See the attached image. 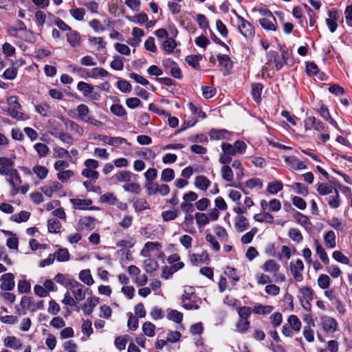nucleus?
I'll use <instances>...</instances> for the list:
<instances>
[{
	"label": "nucleus",
	"mask_w": 352,
	"mask_h": 352,
	"mask_svg": "<svg viewBox=\"0 0 352 352\" xmlns=\"http://www.w3.org/2000/svg\"><path fill=\"white\" fill-rule=\"evenodd\" d=\"M238 29L239 32L246 38H251L254 36L255 31L251 23L245 20L241 16L236 14Z\"/></svg>",
	"instance_id": "1"
},
{
	"label": "nucleus",
	"mask_w": 352,
	"mask_h": 352,
	"mask_svg": "<svg viewBox=\"0 0 352 352\" xmlns=\"http://www.w3.org/2000/svg\"><path fill=\"white\" fill-rule=\"evenodd\" d=\"M12 170H16L14 168L13 160L6 157H0V174L7 176L11 174Z\"/></svg>",
	"instance_id": "2"
},
{
	"label": "nucleus",
	"mask_w": 352,
	"mask_h": 352,
	"mask_svg": "<svg viewBox=\"0 0 352 352\" xmlns=\"http://www.w3.org/2000/svg\"><path fill=\"white\" fill-rule=\"evenodd\" d=\"M7 176V181L12 187L11 193L12 195H15L19 192V186L22 183L19 173L17 170H12V173Z\"/></svg>",
	"instance_id": "3"
},
{
	"label": "nucleus",
	"mask_w": 352,
	"mask_h": 352,
	"mask_svg": "<svg viewBox=\"0 0 352 352\" xmlns=\"http://www.w3.org/2000/svg\"><path fill=\"white\" fill-rule=\"evenodd\" d=\"M290 270L296 281L301 282L303 280L302 272L304 270V264L300 259H298L295 263L291 262Z\"/></svg>",
	"instance_id": "4"
},
{
	"label": "nucleus",
	"mask_w": 352,
	"mask_h": 352,
	"mask_svg": "<svg viewBox=\"0 0 352 352\" xmlns=\"http://www.w3.org/2000/svg\"><path fill=\"white\" fill-rule=\"evenodd\" d=\"M0 280L1 281L0 287L3 291H11L14 289V276L12 273H6L1 276Z\"/></svg>",
	"instance_id": "5"
},
{
	"label": "nucleus",
	"mask_w": 352,
	"mask_h": 352,
	"mask_svg": "<svg viewBox=\"0 0 352 352\" xmlns=\"http://www.w3.org/2000/svg\"><path fill=\"white\" fill-rule=\"evenodd\" d=\"M322 329L327 333H333L337 330L338 322L329 316H323L321 318Z\"/></svg>",
	"instance_id": "6"
},
{
	"label": "nucleus",
	"mask_w": 352,
	"mask_h": 352,
	"mask_svg": "<svg viewBox=\"0 0 352 352\" xmlns=\"http://www.w3.org/2000/svg\"><path fill=\"white\" fill-rule=\"evenodd\" d=\"M69 287L76 300L81 301L85 299V294L82 292V288L84 286L81 283L76 280H74Z\"/></svg>",
	"instance_id": "7"
},
{
	"label": "nucleus",
	"mask_w": 352,
	"mask_h": 352,
	"mask_svg": "<svg viewBox=\"0 0 352 352\" xmlns=\"http://www.w3.org/2000/svg\"><path fill=\"white\" fill-rule=\"evenodd\" d=\"M133 175V173L127 170H122L116 173L113 177L112 179L116 183H129L131 182V177Z\"/></svg>",
	"instance_id": "8"
},
{
	"label": "nucleus",
	"mask_w": 352,
	"mask_h": 352,
	"mask_svg": "<svg viewBox=\"0 0 352 352\" xmlns=\"http://www.w3.org/2000/svg\"><path fill=\"white\" fill-rule=\"evenodd\" d=\"M268 62L274 63L276 70H280L283 67L281 57L276 51H270L267 53Z\"/></svg>",
	"instance_id": "9"
},
{
	"label": "nucleus",
	"mask_w": 352,
	"mask_h": 352,
	"mask_svg": "<svg viewBox=\"0 0 352 352\" xmlns=\"http://www.w3.org/2000/svg\"><path fill=\"white\" fill-rule=\"evenodd\" d=\"M4 346L15 350L22 349V343L19 339L15 336H8L3 340Z\"/></svg>",
	"instance_id": "10"
},
{
	"label": "nucleus",
	"mask_w": 352,
	"mask_h": 352,
	"mask_svg": "<svg viewBox=\"0 0 352 352\" xmlns=\"http://www.w3.org/2000/svg\"><path fill=\"white\" fill-rule=\"evenodd\" d=\"M62 188L61 184L56 181L50 182L47 185L42 187L43 192L47 197H52L54 192L60 190Z\"/></svg>",
	"instance_id": "11"
},
{
	"label": "nucleus",
	"mask_w": 352,
	"mask_h": 352,
	"mask_svg": "<svg viewBox=\"0 0 352 352\" xmlns=\"http://www.w3.org/2000/svg\"><path fill=\"white\" fill-rule=\"evenodd\" d=\"M258 21L263 29L270 31L276 30V19L275 17L261 18Z\"/></svg>",
	"instance_id": "12"
},
{
	"label": "nucleus",
	"mask_w": 352,
	"mask_h": 352,
	"mask_svg": "<svg viewBox=\"0 0 352 352\" xmlns=\"http://www.w3.org/2000/svg\"><path fill=\"white\" fill-rule=\"evenodd\" d=\"M99 299L96 297H89L87 299V302L84 304L82 309L85 314L90 315L93 312L94 308L98 304Z\"/></svg>",
	"instance_id": "13"
},
{
	"label": "nucleus",
	"mask_w": 352,
	"mask_h": 352,
	"mask_svg": "<svg viewBox=\"0 0 352 352\" xmlns=\"http://www.w3.org/2000/svg\"><path fill=\"white\" fill-rule=\"evenodd\" d=\"M234 227L239 232H242L249 228V222L247 218L243 215H239L235 218Z\"/></svg>",
	"instance_id": "14"
},
{
	"label": "nucleus",
	"mask_w": 352,
	"mask_h": 352,
	"mask_svg": "<svg viewBox=\"0 0 352 352\" xmlns=\"http://www.w3.org/2000/svg\"><path fill=\"white\" fill-rule=\"evenodd\" d=\"M210 184V179L204 175H199L195 178V186L201 190L206 191Z\"/></svg>",
	"instance_id": "15"
},
{
	"label": "nucleus",
	"mask_w": 352,
	"mask_h": 352,
	"mask_svg": "<svg viewBox=\"0 0 352 352\" xmlns=\"http://www.w3.org/2000/svg\"><path fill=\"white\" fill-rule=\"evenodd\" d=\"M67 41L72 47L80 45V34L72 29L67 33Z\"/></svg>",
	"instance_id": "16"
},
{
	"label": "nucleus",
	"mask_w": 352,
	"mask_h": 352,
	"mask_svg": "<svg viewBox=\"0 0 352 352\" xmlns=\"http://www.w3.org/2000/svg\"><path fill=\"white\" fill-rule=\"evenodd\" d=\"M285 162L296 170L305 169L307 167L302 162L299 161L295 156H288L285 158Z\"/></svg>",
	"instance_id": "17"
},
{
	"label": "nucleus",
	"mask_w": 352,
	"mask_h": 352,
	"mask_svg": "<svg viewBox=\"0 0 352 352\" xmlns=\"http://www.w3.org/2000/svg\"><path fill=\"white\" fill-rule=\"evenodd\" d=\"M336 190H337V189L331 185L324 183L317 184V191L320 195H329L335 192Z\"/></svg>",
	"instance_id": "18"
},
{
	"label": "nucleus",
	"mask_w": 352,
	"mask_h": 352,
	"mask_svg": "<svg viewBox=\"0 0 352 352\" xmlns=\"http://www.w3.org/2000/svg\"><path fill=\"white\" fill-rule=\"evenodd\" d=\"M217 60L219 65L223 67L226 72H228L232 69V62L229 56L226 54H219L217 55Z\"/></svg>",
	"instance_id": "19"
},
{
	"label": "nucleus",
	"mask_w": 352,
	"mask_h": 352,
	"mask_svg": "<svg viewBox=\"0 0 352 352\" xmlns=\"http://www.w3.org/2000/svg\"><path fill=\"white\" fill-rule=\"evenodd\" d=\"M314 244L316 248V252L319 256L320 260L324 264H328L329 262V258L322 246L319 243L318 240H314Z\"/></svg>",
	"instance_id": "20"
},
{
	"label": "nucleus",
	"mask_w": 352,
	"mask_h": 352,
	"mask_svg": "<svg viewBox=\"0 0 352 352\" xmlns=\"http://www.w3.org/2000/svg\"><path fill=\"white\" fill-rule=\"evenodd\" d=\"M324 244L328 248H334L336 245V236L332 230L328 231L324 236Z\"/></svg>",
	"instance_id": "21"
},
{
	"label": "nucleus",
	"mask_w": 352,
	"mask_h": 352,
	"mask_svg": "<svg viewBox=\"0 0 352 352\" xmlns=\"http://www.w3.org/2000/svg\"><path fill=\"white\" fill-rule=\"evenodd\" d=\"M326 198L328 204L331 208H338L340 205V195L338 190H336Z\"/></svg>",
	"instance_id": "22"
},
{
	"label": "nucleus",
	"mask_w": 352,
	"mask_h": 352,
	"mask_svg": "<svg viewBox=\"0 0 352 352\" xmlns=\"http://www.w3.org/2000/svg\"><path fill=\"white\" fill-rule=\"evenodd\" d=\"M209 260L208 254L206 252L202 254H192L190 255V261L195 265L207 262Z\"/></svg>",
	"instance_id": "23"
},
{
	"label": "nucleus",
	"mask_w": 352,
	"mask_h": 352,
	"mask_svg": "<svg viewBox=\"0 0 352 352\" xmlns=\"http://www.w3.org/2000/svg\"><path fill=\"white\" fill-rule=\"evenodd\" d=\"M229 132L226 129H212L209 133L212 140H221L228 138Z\"/></svg>",
	"instance_id": "24"
},
{
	"label": "nucleus",
	"mask_w": 352,
	"mask_h": 352,
	"mask_svg": "<svg viewBox=\"0 0 352 352\" xmlns=\"http://www.w3.org/2000/svg\"><path fill=\"white\" fill-rule=\"evenodd\" d=\"M314 292L309 287H302L299 289V300H313Z\"/></svg>",
	"instance_id": "25"
},
{
	"label": "nucleus",
	"mask_w": 352,
	"mask_h": 352,
	"mask_svg": "<svg viewBox=\"0 0 352 352\" xmlns=\"http://www.w3.org/2000/svg\"><path fill=\"white\" fill-rule=\"evenodd\" d=\"M54 280L56 283L62 285H64L65 287H69L72 282H74V280L73 279H71L68 275L60 273L57 274L55 276Z\"/></svg>",
	"instance_id": "26"
},
{
	"label": "nucleus",
	"mask_w": 352,
	"mask_h": 352,
	"mask_svg": "<svg viewBox=\"0 0 352 352\" xmlns=\"http://www.w3.org/2000/svg\"><path fill=\"white\" fill-rule=\"evenodd\" d=\"M202 59L201 54L188 55L186 57V63L194 69H198L200 67L199 61Z\"/></svg>",
	"instance_id": "27"
},
{
	"label": "nucleus",
	"mask_w": 352,
	"mask_h": 352,
	"mask_svg": "<svg viewBox=\"0 0 352 352\" xmlns=\"http://www.w3.org/2000/svg\"><path fill=\"white\" fill-rule=\"evenodd\" d=\"M274 309V307L271 305H257L254 307L252 311L255 314L266 315L270 314Z\"/></svg>",
	"instance_id": "28"
},
{
	"label": "nucleus",
	"mask_w": 352,
	"mask_h": 352,
	"mask_svg": "<svg viewBox=\"0 0 352 352\" xmlns=\"http://www.w3.org/2000/svg\"><path fill=\"white\" fill-rule=\"evenodd\" d=\"M63 120L68 129H69L72 131H74L79 135H82L83 134L82 128L80 127L77 123L69 119H65Z\"/></svg>",
	"instance_id": "29"
},
{
	"label": "nucleus",
	"mask_w": 352,
	"mask_h": 352,
	"mask_svg": "<svg viewBox=\"0 0 352 352\" xmlns=\"http://www.w3.org/2000/svg\"><path fill=\"white\" fill-rule=\"evenodd\" d=\"M263 269L266 272L276 273L280 269V265L274 260H267L265 262Z\"/></svg>",
	"instance_id": "30"
},
{
	"label": "nucleus",
	"mask_w": 352,
	"mask_h": 352,
	"mask_svg": "<svg viewBox=\"0 0 352 352\" xmlns=\"http://www.w3.org/2000/svg\"><path fill=\"white\" fill-rule=\"evenodd\" d=\"M54 254H56L58 262L67 261L70 258V254L67 248H59Z\"/></svg>",
	"instance_id": "31"
},
{
	"label": "nucleus",
	"mask_w": 352,
	"mask_h": 352,
	"mask_svg": "<svg viewBox=\"0 0 352 352\" xmlns=\"http://www.w3.org/2000/svg\"><path fill=\"white\" fill-rule=\"evenodd\" d=\"M176 47L177 43L175 40L170 37L167 38L162 44L164 50L168 54L173 53Z\"/></svg>",
	"instance_id": "32"
},
{
	"label": "nucleus",
	"mask_w": 352,
	"mask_h": 352,
	"mask_svg": "<svg viewBox=\"0 0 352 352\" xmlns=\"http://www.w3.org/2000/svg\"><path fill=\"white\" fill-rule=\"evenodd\" d=\"M79 278L87 285H91L94 283L89 270L80 271L79 274Z\"/></svg>",
	"instance_id": "33"
},
{
	"label": "nucleus",
	"mask_w": 352,
	"mask_h": 352,
	"mask_svg": "<svg viewBox=\"0 0 352 352\" xmlns=\"http://www.w3.org/2000/svg\"><path fill=\"white\" fill-rule=\"evenodd\" d=\"M195 219L199 228H202L210 222L208 216L202 212L196 213L195 214Z\"/></svg>",
	"instance_id": "34"
},
{
	"label": "nucleus",
	"mask_w": 352,
	"mask_h": 352,
	"mask_svg": "<svg viewBox=\"0 0 352 352\" xmlns=\"http://www.w3.org/2000/svg\"><path fill=\"white\" fill-rule=\"evenodd\" d=\"M35 109L43 117L50 116L51 113L50 106L45 102L35 105Z\"/></svg>",
	"instance_id": "35"
},
{
	"label": "nucleus",
	"mask_w": 352,
	"mask_h": 352,
	"mask_svg": "<svg viewBox=\"0 0 352 352\" xmlns=\"http://www.w3.org/2000/svg\"><path fill=\"white\" fill-rule=\"evenodd\" d=\"M221 174L222 178L226 182H232L234 178V174L232 168L228 165H225L221 167Z\"/></svg>",
	"instance_id": "36"
},
{
	"label": "nucleus",
	"mask_w": 352,
	"mask_h": 352,
	"mask_svg": "<svg viewBox=\"0 0 352 352\" xmlns=\"http://www.w3.org/2000/svg\"><path fill=\"white\" fill-rule=\"evenodd\" d=\"M71 202L76 209L84 210L91 204V201L88 199H72Z\"/></svg>",
	"instance_id": "37"
},
{
	"label": "nucleus",
	"mask_w": 352,
	"mask_h": 352,
	"mask_svg": "<svg viewBox=\"0 0 352 352\" xmlns=\"http://www.w3.org/2000/svg\"><path fill=\"white\" fill-rule=\"evenodd\" d=\"M61 224L57 219L53 218L47 221L48 231L52 233H57L60 231Z\"/></svg>",
	"instance_id": "38"
},
{
	"label": "nucleus",
	"mask_w": 352,
	"mask_h": 352,
	"mask_svg": "<svg viewBox=\"0 0 352 352\" xmlns=\"http://www.w3.org/2000/svg\"><path fill=\"white\" fill-rule=\"evenodd\" d=\"M133 206L137 212H141L149 208L146 200L143 198L135 199L133 201Z\"/></svg>",
	"instance_id": "39"
},
{
	"label": "nucleus",
	"mask_w": 352,
	"mask_h": 352,
	"mask_svg": "<svg viewBox=\"0 0 352 352\" xmlns=\"http://www.w3.org/2000/svg\"><path fill=\"white\" fill-rule=\"evenodd\" d=\"M76 111L78 112V118L85 122L87 117H89L88 113L89 112V109L88 107L83 104H79L76 108Z\"/></svg>",
	"instance_id": "40"
},
{
	"label": "nucleus",
	"mask_w": 352,
	"mask_h": 352,
	"mask_svg": "<svg viewBox=\"0 0 352 352\" xmlns=\"http://www.w3.org/2000/svg\"><path fill=\"white\" fill-rule=\"evenodd\" d=\"M162 218L164 221L175 220L179 215L177 210H166L162 212Z\"/></svg>",
	"instance_id": "41"
},
{
	"label": "nucleus",
	"mask_w": 352,
	"mask_h": 352,
	"mask_svg": "<svg viewBox=\"0 0 352 352\" xmlns=\"http://www.w3.org/2000/svg\"><path fill=\"white\" fill-rule=\"evenodd\" d=\"M331 284V278L327 274H320L318 278V285L322 289H326L329 288Z\"/></svg>",
	"instance_id": "42"
},
{
	"label": "nucleus",
	"mask_w": 352,
	"mask_h": 352,
	"mask_svg": "<svg viewBox=\"0 0 352 352\" xmlns=\"http://www.w3.org/2000/svg\"><path fill=\"white\" fill-rule=\"evenodd\" d=\"M175 177V171L173 169L166 168L162 172L161 179L165 182H171Z\"/></svg>",
	"instance_id": "43"
},
{
	"label": "nucleus",
	"mask_w": 352,
	"mask_h": 352,
	"mask_svg": "<svg viewBox=\"0 0 352 352\" xmlns=\"http://www.w3.org/2000/svg\"><path fill=\"white\" fill-rule=\"evenodd\" d=\"M123 188L125 191L131 192L135 195L140 194L141 191V187L139 184L131 182L124 185Z\"/></svg>",
	"instance_id": "44"
},
{
	"label": "nucleus",
	"mask_w": 352,
	"mask_h": 352,
	"mask_svg": "<svg viewBox=\"0 0 352 352\" xmlns=\"http://www.w3.org/2000/svg\"><path fill=\"white\" fill-rule=\"evenodd\" d=\"M100 200L103 203L108 204L109 205H116L118 199L115 195L112 192H106L100 197Z\"/></svg>",
	"instance_id": "45"
},
{
	"label": "nucleus",
	"mask_w": 352,
	"mask_h": 352,
	"mask_svg": "<svg viewBox=\"0 0 352 352\" xmlns=\"http://www.w3.org/2000/svg\"><path fill=\"white\" fill-rule=\"evenodd\" d=\"M179 24L184 29H186L189 33L194 34L196 31V28L190 19L185 18L181 19Z\"/></svg>",
	"instance_id": "46"
},
{
	"label": "nucleus",
	"mask_w": 352,
	"mask_h": 352,
	"mask_svg": "<svg viewBox=\"0 0 352 352\" xmlns=\"http://www.w3.org/2000/svg\"><path fill=\"white\" fill-rule=\"evenodd\" d=\"M30 216V213L27 211H21L19 213L11 217V219L15 222L21 223L27 221Z\"/></svg>",
	"instance_id": "47"
},
{
	"label": "nucleus",
	"mask_w": 352,
	"mask_h": 352,
	"mask_svg": "<svg viewBox=\"0 0 352 352\" xmlns=\"http://www.w3.org/2000/svg\"><path fill=\"white\" fill-rule=\"evenodd\" d=\"M283 188V184L280 182L276 181L269 183L267 190L270 194H276L278 192L282 190Z\"/></svg>",
	"instance_id": "48"
},
{
	"label": "nucleus",
	"mask_w": 352,
	"mask_h": 352,
	"mask_svg": "<svg viewBox=\"0 0 352 352\" xmlns=\"http://www.w3.org/2000/svg\"><path fill=\"white\" fill-rule=\"evenodd\" d=\"M254 219L257 222H273V216L269 212H264L263 214H256L253 217Z\"/></svg>",
	"instance_id": "49"
},
{
	"label": "nucleus",
	"mask_w": 352,
	"mask_h": 352,
	"mask_svg": "<svg viewBox=\"0 0 352 352\" xmlns=\"http://www.w3.org/2000/svg\"><path fill=\"white\" fill-rule=\"evenodd\" d=\"M328 224L337 230H344V223L338 217H333L327 221Z\"/></svg>",
	"instance_id": "50"
},
{
	"label": "nucleus",
	"mask_w": 352,
	"mask_h": 352,
	"mask_svg": "<svg viewBox=\"0 0 352 352\" xmlns=\"http://www.w3.org/2000/svg\"><path fill=\"white\" fill-rule=\"evenodd\" d=\"M158 268V263L154 259L148 258L144 261V269L146 272L151 273Z\"/></svg>",
	"instance_id": "51"
},
{
	"label": "nucleus",
	"mask_w": 352,
	"mask_h": 352,
	"mask_svg": "<svg viewBox=\"0 0 352 352\" xmlns=\"http://www.w3.org/2000/svg\"><path fill=\"white\" fill-rule=\"evenodd\" d=\"M250 326V322L248 320L239 318L236 322V327L237 331L241 333H245L248 330Z\"/></svg>",
	"instance_id": "52"
},
{
	"label": "nucleus",
	"mask_w": 352,
	"mask_h": 352,
	"mask_svg": "<svg viewBox=\"0 0 352 352\" xmlns=\"http://www.w3.org/2000/svg\"><path fill=\"white\" fill-rule=\"evenodd\" d=\"M290 327L296 331H299L301 327V322L295 315H291L287 320Z\"/></svg>",
	"instance_id": "53"
},
{
	"label": "nucleus",
	"mask_w": 352,
	"mask_h": 352,
	"mask_svg": "<svg viewBox=\"0 0 352 352\" xmlns=\"http://www.w3.org/2000/svg\"><path fill=\"white\" fill-rule=\"evenodd\" d=\"M155 326L151 322H146L143 324L142 331L148 337L155 336Z\"/></svg>",
	"instance_id": "54"
},
{
	"label": "nucleus",
	"mask_w": 352,
	"mask_h": 352,
	"mask_svg": "<svg viewBox=\"0 0 352 352\" xmlns=\"http://www.w3.org/2000/svg\"><path fill=\"white\" fill-rule=\"evenodd\" d=\"M292 186V188L296 190V193L302 196H307L308 195V188L305 184L299 182H295Z\"/></svg>",
	"instance_id": "55"
},
{
	"label": "nucleus",
	"mask_w": 352,
	"mask_h": 352,
	"mask_svg": "<svg viewBox=\"0 0 352 352\" xmlns=\"http://www.w3.org/2000/svg\"><path fill=\"white\" fill-rule=\"evenodd\" d=\"M252 309L251 307L248 306H243L239 307L237 309L238 314L239 316V318L248 320L249 317L251 315Z\"/></svg>",
	"instance_id": "56"
},
{
	"label": "nucleus",
	"mask_w": 352,
	"mask_h": 352,
	"mask_svg": "<svg viewBox=\"0 0 352 352\" xmlns=\"http://www.w3.org/2000/svg\"><path fill=\"white\" fill-rule=\"evenodd\" d=\"M288 235L291 239L297 243H300L303 239L300 231L297 228L289 229Z\"/></svg>",
	"instance_id": "57"
},
{
	"label": "nucleus",
	"mask_w": 352,
	"mask_h": 352,
	"mask_svg": "<svg viewBox=\"0 0 352 352\" xmlns=\"http://www.w3.org/2000/svg\"><path fill=\"white\" fill-rule=\"evenodd\" d=\"M333 258L337 261L338 262H340L343 264L349 265L350 264V260L349 258L344 255L340 251H334L332 254Z\"/></svg>",
	"instance_id": "58"
},
{
	"label": "nucleus",
	"mask_w": 352,
	"mask_h": 352,
	"mask_svg": "<svg viewBox=\"0 0 352 352\" xmlns=\"http://www.w3.org/2000/svg\"><path fill=\"white\" fill-rule=\"evenodd\" d=\"M33 172L37 175L38 178L44 179L47 175L48 170L45 166L38 165L33 168Z\"/></svg>",
	"instance_id": "59"
},
{
	"label": "nucleus",
	"mask_w": 352,
	"mask_h": 352,
	"mask_svg": "<svg viewBox=\"0 0 352 352\" xmlns=\"http://www.w3.org/2000/svg\"><path fill=\"white\" fill-rule=\"evenodd\" d=\"M34 148L40 157L46 156L49 152V148L43 143H36L34 145Z\"/></svg>",
	"instance_id": "60"
},
{
	"label": "nucleus",
	"mask_w": 352,
	"mask_h": 352,
	"mask_svg": "<svg viewBox=\"0 0 352 352\" xmlns=\"http://www.w3.org/2000/svg\"><path fill=\"white\" fill-rule=\"evenodd\" d=\"M71 15L77 21H82L84 19L85 11L83 8H74L69 10Z\"/></svg>",
	"instance_id": "61"
},
{
	"label": "nucleus",
	"mask_w": 352,
	"mask_h": 352,
	"mask_svg": "<svg viewBox=\"0 0 352 352\" xmlns=\"http://www.w3.org/2000/svg\"><path fill=\"white\" fill-rule=\"evenodd\" d=\"M167 317L177 323H180L183 320V314L177 310H171Z\"/></svg>",
	"instance_id": "62"
},
{
	"label": "nucleus",
	"mask_w": 352,
	"mask_h": 352,
	"mask_svg": "<svg viewBox=\"0 0 352 352\" xmlns=\"http://www.w3.org/2000/svg\"><path fill=\"white\" fill-rule=\"evenodd\" d=\"M21 305L25 309H32L34 305V299L31 297L23 296L21 300Z\"/></svg>",
	"instance_id": "63"
},
{
	"label": "nucleus",
	"mask_w": 352,
	"mask_h": 352,
	"mask_svg": "<svg viewBox=\"0 0 352 352\" xmlns=\"http://www.w3.org/2000/svg\"><path fill=\"white\" fill-rule=\"evenodd\" d=\"M210 204V201L208 199L201 198L195 203V207L197 210L200 211H204L208 208Z\"/></svg>",
	"instance_id": "64"
}]
</instances>
